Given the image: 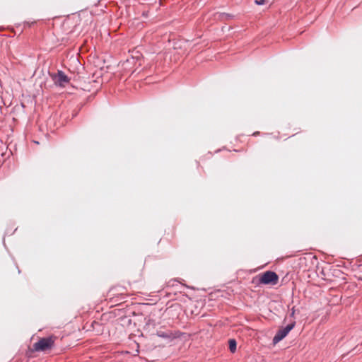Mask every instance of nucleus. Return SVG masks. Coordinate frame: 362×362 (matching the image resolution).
<instances>
[{"label": "nucleus", "mask_w": 362, "mask_h": 362, "mask_svg": "<svg viewBox=\"0 0 362 362\" xmlns=\"http://www.w3.org/2000/svg\"><path fill=\"white\" fill-rule=\"evenodd\" d=\"M54 338L52 335L40 338L33 344V351H45L51 349L54 344Z\"/></svg>", "instance_id": "3"}, {"label": "nucleus", "mask_w": 362, "mask_h": 362, "mask_svg": "<svg viewBox=\"0 0 362 362\" xmlns=\"http://www.w3.org/2000/svg\"><path fill=\"white\" fill-rule=\"evenodd\" d=\"M54 84L59 87H64L66 83L70 81L68 76L62 70H58L56 74L51 75Z\"/></svg>", "instance_id": "6"}, {"label": "nucleus", "mask_w": 362, "mask_h": 362, "mask_svg": "<svg viewBox=\"0 0 362 362\" xmlns=\"http://www.w3.org/2000/svg\"><path fill=\"white\" fill-rule=\"evenodd\" d=\"M254 2L256 5L263 6V5H265L266 4H267L269 2V1L268 0H255Z\"/></svg>", "instance_id": "9"}, {"label": "nucleus", "mask_w": 362, "mask_h": 362, "mask_svg": "<svg viewBox=\"0 0 362 362\" xmlns=\"http://www.w3.org/2000/svg\"><path fill=\"white\" fill-rule=\"evenodd\" d=\"M141 60H142V54L137 52L135 55H132L128 57L125 61L122 63V67L124 70L131 71L132 69L136 66L138 64V66H141Z\"/></svg>", "instance_id": "5"}, {"label": "nucleus", "mask_w": 362, "mask_h": 362, "mask_svg": "<svg viewBox=\"0 0 362 362\" xmlns=\"http://www.w3.org/2000/svg\"><path fill=\"white\" fill-rule=\"evenodd\" d=\"M145 320H146V325H151V323L152 322H153V320H151V318H148V319H147V320H146V318H145Z\"/></svg>", "instance_id": "10"}, {"label": "nucleus", "mask_w": 362, "mask_h": 362, "mask_svg": "<svg viewBox=\"0 0 362 362\" xmlns=\"http://www.w3.org/2000/svg\"><path fill=\"white\" fill-rule=\"evenodd\" d=\"M296 321L292 320L290 322L288 325H286L285 327H281L274 336L272 339V344L273 345L277 344L279 342H280L281 340H283L287 335L289 334V332L295 327L296 326Z\"/></svg>", "instance_id": "4"}, {"label": "nucleus", "mask_w": 362, "mask_h": 362, "mask_svg": "<svg viewBox=\"0 0 362 362\" xmlns=\"http://www.w3.org/2000/svg\"><path fill=\"white\" fill-rule=\"evenodd\" d=\"M259 134H260V132H255L252 134V135H253V136H257V135H259Z\"/></svg>", "instance_id": "14"}, {"label": "nucleus", "mask_w": 362, "mask_h": 362, "mask_svg": "<svg viewBox=\"0 0 362 362\" xmlns=\"http://www.w3.org/2000/svg\"><path fill=\"white\" fill-rule=\"evenodd\" d=\"M18 273H21V270L18 268Z\"/></svg>", "instance_id": "17"}, {"label": "nucleus", "mask_w": 362, "mask_h": 362, "mask_svg": "<svg viewBox=\"0 0 362 362\" xmlns=\"http://www.w3.org/2000/svg\"><path fill=\"white\" fill-rule=\"evenodd\" d=\"M160 338H162L165 342L170 343L174 339H179L181 337L186 335L185 332L180 330H172L168 329H160L156 330L155 334Z\"/></svg>", "instance_id": "2"}, {"label": "nucleus", "mask_w": 362, "mask_h": 362, "mask_svg": "<svg viewBox=\"0 0 362 362\" xmlns=\"http://www.w3.org/2000/svg\"><path fill=\"white\" fill-rule=\"evenodd\" d=\"M228 349L232 354H234L237 350V341L235 339H230L228 340Z\"/></svg>", "instance_id": "8"}, {"label": "nucleus", "mask_w": 362, "mask_h": 362, "mask_svg": "<svg viewBox=\"0 0 362 362\" xmlns=\"http://www.w3.org/2000/svg\"><path fill=\"white\" fill-rule=\"evenodd\" d=\"M34 23H35V22H32L31 23H28V22H25V24L28 25V26H30L31 25H33Z\"/></svg>", "instance_id": "15"}, {"label": "nucleus", "mask_w": 362, "mask_h": 362, "mask_svg": "<svg viewBox=\"0 0 362 362\" xmlns=\"http://www.w3.org/2000/svg\"><path fill=\"white\" fill-rule=\"evenodd\" d=\"M187 288H189V286H187ZM190 288H191V289H194V288H193V287H190Z\"/></svg>", "instance_id": "18"}, {"label": "nucleus", "mask_w": 362, "mask_h": 362, "mask_svg": "<svg viewBox=\"0 0 362 362\" xmlns=\"http://www.w3.org/2000/svg\"><path fill=\"white\" fill-rule=\"evenodd\" d=\"M222 15L226 16L228 18L232 17V15L226 13H222Z\"/></svg>", "instance_id": "13"}, {"label": "nucleus", "mask_w": 362, "mask_h": 362, "mask_svg": "<svg viewBox=\"0 0 362 362\" xmlns=\"http://www.w3.org/2000/svg\"><path fill=\"white\" fill-rule=\"evenodd\" d=\"M294 315H295V309H294V308H293L292 310H291V313L290 314V317H294Z\"/></svg>", "instance_id": "12"}, {"label": "nucleus", "mask_w": 362, "mask_h": 362, "mask_svg": "<svg viewBox=\"0 0 362 362\" xmlns=\"http://www.w3.org/2000/svg\"><path fill=\"white\" fill-rule=\"evenodd\" d=\"M91 327L94 331L97 332L98 334H102L103 332V325L97 321H93L91 323Z\"/></svg>", "instance_id": "7"}, {"label": "nucleus", "mask_w": 362, "mask_h": 362, "mask_svg": "<svg viewBox=\"0 0 362 362\" xmlns=\"http://www.w3.org/2000/svg\"><path fill=\"white\" fill-rule=\"evenodd\" d=\"M279 281V276L275 272L266 271L252 279V283L257 285H276Z\"/></svg>", "instance_id": "1"}, {"label": "nucleus", "mask_w": 362, "mask_h": 362, "mask_svg": "<svg viewBox=\"0 0 362 362\" xmlns=\"http://www.w3.org/2000/svg\"><path fill=\"white\" fill-rule=\"evenodd\" d=\"M136 69H135L134 70H133V71H132V74H134V73L136 71Z\"/></svg>", "instance_id": "16"}, {"label": "nucleus", "mask_w": 362, "mask_h": 362, "mask_svg": "<svg viewBox=\"0 0 362 362\" xmlns=\"http://www.w3.org/2000/svg\"><path fill=\"white\" fill-rule=\"evenodd\" d=\"M148 13H149V12L148 11H143L142 16L144 18H148Z\"/></svg>", "instance_id": "11"}]
</instances>
